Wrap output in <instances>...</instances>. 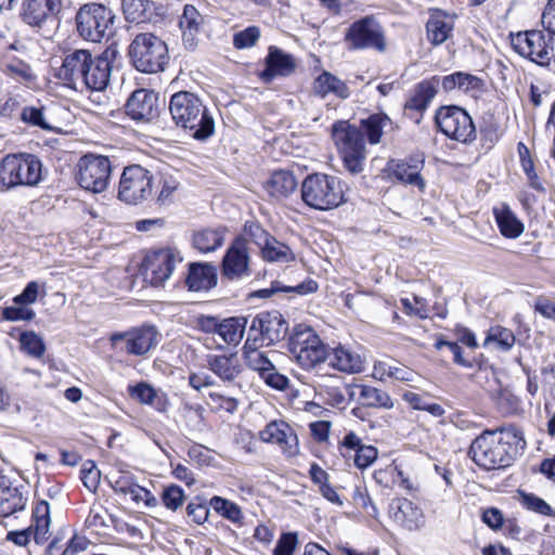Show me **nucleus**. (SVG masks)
Listing matches in <instances>:
<instances>
[{"label":"nucleus","instance_id":"f257e3e1","mask_svg":"<svg viewBox=\"0 0 555 555\" xmlns=\"http://www.w3.org/2000/svg\"><path fill=\"white\" fill-rule=\"evenodd\" d=\"M527 446L524 431L515 425L485 429L470 442L467 456L481 472L512 467Z\"/></svg>","mask_w":555,"mask_h":555},{"label":"nucleus","instance_id":"f03ea898","mask_svg":"<svg viewBox=\"0 0 555 555\" xmlns=\"http://www.w3.org/2000/svg\"><path fill=\"white\" fill-rule=\"evenodd\" d=\"M168 109L175 125L193 139L205 141L214 134V117L196 93L190 91L173 93L169 99Z\"/></svg>","mask_w":555,"mask_h":555},{"label":"nucleus","instance_id":"7ed1b4c3","mask_svg":"<svg viewBox=\"0 0 555 555\" xmlns=\"http://www.w3.org/2000/svg\"><path fill=\"white\" fill-rule=\"evenodd\" d=\"M301 201L311 209L326 211L346 203L343 181L324 172L309 173L300 185Z\"/></svg>","mask_w":555,"mask_h":555},{"label":"nucleus","instance_id":"20e7f679","mask_svg":"<svg viewBox=\"0 0 555 555\" xmlns=\"http://www.w3.org/2000/svg\"><path fill=\"white\" fill-rule=\"evenodd\" d=\"M331 137L344 169L352 176L361 173L367 152L360 129L349 120L338 119L332 124Z\"/></svg>","mask_w":555,"mask_h":555},{"label":"nucleus","instance_id":"39448f33","mask_svg":"<svg viewBox=\"0 0 555 555\" xmlns=\"http://www.w3.org/2000/svg\"><path fill=\"white\" fill-rule=\"evenodd\" d=\"M131 65L144 74H157L165 70L169 63L166 42L151 33L138 34L128 48Z\"/></svg>","mask_w":555,"mask_h":555},{"label":"nucleus","instance_id":"423d86ee","mask_svg":"<svg viewBox=\"0 0 555 555\" xmlns=\"http://www.w3.org/2000/svg\"><path fill=\"white\" fill-rule=\"evenodd\" d=\"M183 261L181 250L175 245L152 247L145 250L139 271L153 287H163Z\"/></svg>","mask_w":555,"mask_h":555},{"label":"nucleus","instance_id":"0eeeda50","mask_svg":"<svg viewBox=\"0 0 555 555\" xmlns=\"http://www.w3.org/2000/svg\"><path fill=\"white\" fill-rule=\"evenodd\" d=\"M343 41L349 52L373 50L384 53L388 48L385 28L374 14L350 23L345 29Z\"/></svg>","mask_w":555,"mask_h":555},{"label":"nucleus","instance_id":"6e6552de","mask_svg":"<svg viewBox=\"0 0 555 555\" xmlns=\"http://www.w3.org/2000/svg\"><path fill=\"white\" fill-rule=\"evenodd\" d=\"M41 162L34 154H8L0 162V190L36 185L41 180Z\"/></svg>","mask_w":555,"mask_h":555},{"label":"nucleus","instance_id":"1a4fd4ad","mask_svg":"<svg viewBox=\"0 0 555 555\" xmlns=\"http://www.w3.org/2000/svg\"><path fill=\"white\" fill-rule=\"evenodd\" d=\"M434 125L446 138L470 145L477 139L475 122L469 113L455 104L440 105L435 111Z\"/></svg>","mask_w":555,"mask_h":555},{"label":"nucleus","instance_id":"9d476101","mask_svg":"<svg viewBox=\"0 0 555 555\" xmlns=\"http://www.w3.org/2000/svg\"><path fill=\"white\" fill-rule=\"evenodd\" d=\"M288 350L304 370H312L326 361L328 346L310 326L294 328L289 336Z\"/></svg>","mask_w":555,"mask_h":555},{"label":"nucleus","instance_id":"9b49d317","mask_svg":"<svg viewBox=\"0 0 555 555\" xmlns=\"http://www.w3.org/2000/svg\"><path fill=\"white\" fill-rule=\"evenodd\" d=\"M115 15L113 11L102 3L89 2L82 4L75 16L76 29L81 38L92 42L113 34Z\"/></svg>","mask_w":555,"mask_h":555},{"label":"nucleus","instance_id":"f8f14e48","mask_svg":"<svg viewBox=\"0 0 555 555\" xmlns=\"http://www.w3.org/2000/svg\"><path fill=\"white\" fill-rule=\"evenodd\" d=\"M508 39L513 51L521 57L540 66L550 65L553 53L552 38L544 29L509 33Z\"/></svg>","mask_w":555,"mask_h":555},{"label":"nucleus","instance_id":"ddd939ff","mask_svg":"<svg viewBox=\"0 0 555 555\" xmlns=\"http://www.w3.org/2000/svg\"><path fill=\"white\" fill-rule=\"evenodd\" d=\"M112 175V163L107 156L88 153L77 164L78 184L93 193L106 190Z\"/></svg>","mask_w":555,"mask_h":555},{"label":"nucleus","instance_id":"4468645a","mask_svg":"<svg viewBox=\"0 0 555 555\" xmlns=\"http://www.w3.org/2000/svg\"><path fill=\"white\" fill-rule=\"evenodd\" d=\"M288 334V322L278 310L257 313L249 325L247 338L256 343L272 346L282 341Z\"/></svg>","mask_w":555,"mask_h":555},{"label":"nucleus","instance_id":"2eb2a0df","mask_svg":"<svg viewBox=\"0 0 555 555\" xmlns=\"http://www.w3.org/2000/svg\"><path fill=\"white\" fill-rule=\"evenodd\" d=\"M152 173L140 165L124 168L118 185V198L137 205L152 195Z\"/></svg>","mask_w":555,"mask_h":555},{"label":"nucleus","instance_id":"dca6fc26","mask_svg":"<svg viewBox=\"0 0 555 555\" xmlns=\"http://www.w3.org/2000/svg\"><path fill=\"white\" fill-rule=\"evenodd\" d=\"M158 332L154 325L142 324L111 335V343L128 356L142 357L157 345Z\"/></svg>","mask_w":555,"mask_h":555},{"label":"nucleus","instance_id":"f3484780","mask_svg":"<svg viewBox=\"0 0 555 555\" xmlns=\"http://www.w3.org/2000/svg\"><path fill=\"white\" fill-rule=\"evenodd\" d=\"M424 167L423 154H412L405 158H390L383 169V175L384 178L412 185L423 193L426 189V181L422 176Z\"/></svg>","mask_w":555,"mask_h":555},{"label":"nucleus","instance_id":"a211bd4d","mask_svg":"<svg viewBox=\"0 0 555 555\" xmlns=\"http://www.w3.org/2000/svg\"><path fill=\"white\" fill-rule=\"evenodd\" d=\"M222 280L234 282L251 275L250 256L247 241L243 236H236L227 248L220 263Z\"/></svg>","mask_w":555,"mask_h":555},{"label":"nucleus","instance_id":"6ab92c4d","mask_svg":"<svg viewBox=\"0 0 555 555\" xmlns=\"http://www.w3.org/2000/svg\"><path fill=\"white\" fill-rule=\"evenodd\" d=\"M337 450L348 466L363 472L371 467L378 457V449L366 444L353 430L347 431L337 443Z\"/></svg>","mask_w":555,"mask_h":555},{"label":"nucleus","instance_id":"aec40b11","mask_svg":"<svg viewBox=\"0 0 555 555\" xmlns=\"http://www.w3.org/2000/svg\"><path fill=\"white\" fill-rule=\"evenodd\" d=\"M64 10V0H22L21 20L33 28L57 23Z\"/></svg>","mask_w":555,"mask_h":555},{"label":"nucleus","instance_id":"412c9836","mask_svg":"<svg viewBox=\"0 0 555 555\" xmlns=\"http://www.w3.org/2000/svg\"><path fill=\"white\" fill-rule=\"evenodd\" d=\"M440 76L435 75L417 82L403 104L404 115L415 125H420L424 115L438 93Z\"/></svg>","mask_w":555,"mask_h":555},{"label":"nucleus","instance_id":"4be33fe9","mask_svg":"<svg viewBox=\"0 0 555 555\" xmlns=\"http://www.w3.org/2000/svg\"><path fill=\"white\" fill-rule=\"evenodd\" d=\"M125 114L137 124H149L159 116L158 93L151 89H137L125 104Z\"/></svg>","mask_w":555,"mask_h":555},{"label":"nucleus","instance_id":"5701e85b","mask_svg":"<svg viewBox=\"0 0 555 555\" xmlns=\"http://www.w3.org/2000/svg\"><path fill=\"white\" fill-rule=\"evenodd\" d=\"M114 515L100 501L95 500L89 507L81 529L90 543H102L112 537Z\"/></svg>","mask_w":555,"mask_h":555},{"label":"nucleus","instance_id":"b1692460","mask_svg":"<svg viewBox=\"0 0 555 555\" xmlns=\"http://www.w3.org/2000/svg\"><path fill=\"white\" fill-rule=\"evenodd\" d=\"M259 439L262 442L275 444L287 457H294L299 453V442L293 427L282 420L269 422L259 431Z\"/></svg>","mask_w":555,"mask_h":555},{"label":"nucleus","instance_id":"393cba45","mask_svg":"<svg viewBox=\"0 0 555 555\" xmlns=\"http://www.w3.org/2000/svg\"><path fill=\"white\" fill-rule=\"evenodd\" d=\"M263 64V69L257 74L263 83H271L276 78L289 77L297 68L295 57L276 46L268 48Z\"/></svg>","mask_w":555,"mask_h":555},{"label":"nucleus","instance_id":"a878e982","mask_svg":"<svg viewBox=\"0 0 555 555\" xmlns=\"http://www.w3.org/2000/svg\"><path fill=\"white\" fill-rule=\"evenodd\" d=\"M388 516L396 526L410 532L420 530L425 525L422 508L406 498H393L388 506Z\"/></svg>","mask_w":555,"mask_h":555},{"label":"nucleus","instance_id":"bb28decb","mask_svg":"<svg viewBox=\"0 0 555 555\" xmlns=\"http://www.w3.org/2000/svg\"><path fill=\"white\" fill-rule=\"evenodd\" d=\"M455 13H449L440 8L428 9V20L425 23L426 39L433 47L443 44L453 37Z\"/></svg>","mask_w":555,"mask_h":555},{"label":"nucleus","instance_id":"cd10ccee","mask_svg":"<svg viewBox=\"0 0 555 555\" xmlns=\"http://www.w3.org/2000/svg\"><path fill=\"white\" fill-rule=\"evenodd\" d=\"M91 62V52L88 50H75L65 55L62 65L56 70V78L64 86L77 90L83 75Z\"/></svg>","mask_w":555,"mask_h":555},{"label":"nucleus","instance_id":"c85d7f7f","mask_svg":"<svg viewBox=\"0 0 555 555\" xmlns=\"http://www.w3.org/2000/svg\"><path fill=\"white\" fill-rule=\"evenodd\" d=\"M28 491L23 485H15L8 477H0V517L7 518L25 509Z\"/></svg>","mask_w":555,"mask_h":555},{"label":"nucleus","instance_id":"c756f323","mask_svg":"<svg viewBox=\"0 0 555 555\" xmlns=\"http://www.w3.org/2000/svg\"><path fill=\"white\" fill-rule=\"evenodd\" d=\"M218 283L217 267L211 262H190L184 285L190 292H208Z\"/></svg>","mask_w":555,"mask_h":555},{"label":"nucleus","instance_id":"7c9ffc66","mask_svg":"<svg viewBox=\"0 0 555 555\" xmlns=\"http://www.w3.org/2000/svg\"><path fill=\"white\" fill-rule=\"evenodd\" d=\"M517 153L520 168L527 179L528 186L538 194L544 195L547 192V180L542 171L538 169V158L530 149L522 142L517 143Z\"/></svg>","mask_w":555,"mask_h":555},{"label":"nucleus","instance_id":"2f4dec72","mask_svg":"<svg viewBox=\"0 0 555 555\" xmlns=\"http://www.w3.org/2000/svg\"><path fill=\"white\" fill-rule=\"evenodd\" d=\"M112 65L106 56L91 54V62L80 82L81 87H86L91 91H102L109 81Z\"/></svg>","mask_w":555,"mask_h":555},{"label":"nucleus","instance_id":"473e14b6","mask_svg":"<svg viewBox=\"0 0 555 555\" xmlns=\"http://www.w3.org/2000/svg\"><path fill=\"white\" fill-rule=\"evenodd\" d=\"M374 481L384 489H393L399 487L400 489L412 493L416 491L414 482L404 475L401 467L393 460L389 465L375 469L373 473Z\"/></svg>","mask_w":555,"mask_h":555},{"label":"nucleus","instance_id":"72a5a7b5","mask_svg":"<svg viewBox=\"0 0 555 555\" xmlns=\"http://www.w3.org/2000/svg\"><path fill=\"white\" fill-rule=\"evenodd\" d=\"M298 188V181L293 170H273L263 183L264 191L275 199L291 196Z\"/></svg>","mask_w":555,"mask_h":555},{"label":"nucleus","instance_id":"f704fd0d","mask_svg":"<svg viewBox=\"0 0 555 555\" xmlns=\"http://www.w3.org/2000/svg\"><path fill=\"white\" fill-rule=\"evenodd\" d=\"M326 361L330 367L345 374H357L364 370L361 357L341 345L328 348Z\"/></svg>","mask_w":555,"mask_h":555},{"label":"nucleus","instance_id":"c9c22d12","mask_svg":"<svg viewBox=\"0 0 555 555\" xmlns=\"http://www.w3.org/2000/svg\"><path fill=\"white\" fill-rule=\"evenodd\" d=\"M30 526L35 530V543L46 544L50 539L51 513L48 501L35 496L31 506Z\"/></svg>","mask_w":555,"mask_h":555},{"label":"nucleus","instance_id":"e433bc0d","mask_svg":"<svg viewBox=\"0 0 555 555\" xmlns=\"http://www.w3.org/2000/svg\"><path fill=\"white\" fill-rule=\"evenodd\" d=\"M128 393L139 403L150 405L157 412L164 413L169 406L167 395L155 389L146 382H139L135 385L128 386Z\"/></svg>","mask_w":555,"mask_h":555},{"label":"nucleus","instance_id":"4c0bfd02","mask_svg":"<svg viewBox=\"0 0 555 555\" xmlns=\"http://www.w3.org/2000/svg\"><path fill=\"white\" fill-rule=\"evenodd\" d=\"M206 362L208 369L224 383L233 382L242 373L236 353L208 354Z\"/></svg>","mask_w":555,"mask_h":555},{"label":"nucleus","instance_id":"58836bf2","mask_svg":"<svg viewBox=\"0 0 555 555\" xmlns=\"http://www.w3.org/2000/svg\"><path fill=\"white\" fill-rule=\"evenodd\" d=\"M312 90L314 94L321 99H324L331 93L341 100H346L350 96L348 85L327 70H323L314 78Z\"/></svg>","mask_w":555,"mask_h":555},{"label":"nucleus","instance_id":"ea45409f","mask_svg":"<svg viewBox=\"0 0 555 555\" xmlns=\"http://www.w3.org/2000/svg\"><path fill=\"white\" fill-rule=\"evenodd\" d=\"M492 214L501 235L508 240L518 238L525 231L524 222L507 204L494 207Z\"/></svg>","mask_w":555,"mask_h":555},{"label":"nucleus","instance_id":"a19ab883","mask_svg":"<svg viewBox=\"0 0 555 555\" xmlns=\"http://www.w3.org/2000/svg\"><path fill=\"white\" fill-rule=\"evenodd\" d=\"M392 125V119L386 113L378 112L360 119L359 126L357 127L362 132V138L365 142L370 145H377L382 141L384 129Z\"/></svg>","mask_w":555,"mask_h":555},{"label":"nucleus","instance_id":"79ce46f5","mask_svg":"<svg viewBox=\"0 0 555 555\" xmlns=\"http://www.w3.org/2000/svg\"><path fill=\"white\" fill-rule=\"evenodd\" d=\"M203 23L204 18L199 11L193 4H185L179 20V27L182 31V40L186 48L193 49L196 46V37L199 34Z\"/></svg>","mask_w":555,"mask_h":555},{"label":"nucleus","instance_id":"37998d69","mask_svg":"<svg viewBox=\"0 0 555 555\" xmlns=\"http://www.w3.org/2000/svg\"><path fill=\"white\" fill-rule=\"evenodd\" d=\"M262 347L264 346L256 343L255 338H246L242 349L246 367L257 372L259 378L273 365L267 353L260 350Z\"/></svg>","mask_w":555,"mask_h":555},{"label":"nucleus","instance_id":"c03bdc74","mask_svg":"<svg viewBox=\"0 0 555 555\" xmlns=\"http://www.w3.org/2000/svg\"><path fill=\"white\" fill-rule=\"evenodd\" d=\"M225 227L204 228L192 234V246L201 254H209L220 248L224 243Z\"/></svg>","mask_w":555,"mask_h":555},{"label":"nucleus","instance_id":"a18cd8bd","mask_svg":"<svg viewBox=\"0 0 555 555\" xmlns=\"http://www.w3.org/2000/svg\"><path fill=\"white\" fill-rule=\"evenodd\" d=\"M505 129L493 112H483L479 118L480 142L483 147L492 149L504 135Z\"/></svg>","mask_w":555,"mask_h":555},{"label":"nucleus","instance_id":"49530a36","mask_svg":"<svg viewBox=\"0 0 555 555\" xmlns=\"http://www.w3.org/2000/svg\"><path fill=\"white\" fill-rule=\"evenodd\" d=\"M357 388L359 389L358 403L371 409L393 408V400L387 391L365 384L357 385Z\"/></svg>","mask_w":555,"mask_h":555},{"label":"nucleus","instance_id":"de8ad7c7","mask_svg":"<svg viewBox=\"0 0 555 555\" xmlns=\"http://www.w3.org/2000/svg\"><path fill=\"white\" fill-rule=\"evenodd\" d=\"M308 473L310 480L318 487V491L325 500L339 506L343 505L337 491L330 482V474L324 468L313 462Z\"/></svg>","mask_w":555,"mask_h":555},{"label":"nucleus","instance_id":"09e8293b","mask_svg":"<svg viewBox=\"0 0 555 555\" xmlns=\"http://www.w3.org/2000/svg\"><path fill=\"white\" fill-rule=\"evenodd\" d=\"M209 506L216 512V514L229 520L237 528L245 525L243 509L237 503L219 495H214L209 500Z\"/></svg>","mask_w":555,"mask_h":555},{"label":"nucleus","instance_id":"8fccbe9b","mask_svg":"<svg viewBox=\"0 0 555 555\" xmlns=\"http://www.w3.org/2000/svg\"><path fill=\"white\" fill-rule=\"evenodd\" d=\"M3 75L16 82L29 85L36 80L31 66L16 56L7 59L1 65Z\"/></svg>","mask_w":555,"mask_h":555},{"label":"nucleus","instance_id":"3c124183","mask_svg":"<svg viewBox=\"0 0 555 555\" xmlns=\"http://www.w3.org/2000/svg\"><path fill=\"white\" fill-rule=\"evenodd\" d=\"M259 251L262 260L267 262L289 263L296 259L292 248L274 236Z\"/></svg>","mask_w":555,"mask_h":555},{"label":"nucleus","instance_id":"603ef678","mask_svg":"<svg viewBox=\"0 0 555 555\" xmlns=\"http://www.w3.org/2000/svg\"><path fill=\"white\" fill-rule=\"evenodd\" d=\"M515 499L519 505L531 513H534L544 517H554L555 512L552 506L542 498L533 492H528L524 489H517Z\"/></svg>","mask_w":555,"mask_h":555},{"label":"nucleus","instance_id":"864d4df0","mask_svg":"<svg viewBox=\"0 0 555 555\" xmlns=\"http://www.w3.org/2000/svg\"><path fill=\"white\" fill-rule=\"evenodd\" d=\"M246 319L231 317L221 320L218 334L228 345H238L243 338L246 328Z\"/></svg>","mask_w":555,"mask_h":555},{"label":"nucleus","instance_id":"5fc2aeb1","mask_svg":"<svg viewBox=\"0 0 555 555\" xmlns=\"http://www.w3.org/2000/svg\"><path fill=\"white\" fill-rule=\"evenodd\" d=\"M516 343L514 332L502 325H492L487 332L483 345L495 344L496 348L503 352L509 351Z\"/></svg>","mask_w":555,"mask_h":555},{"label":"nucleus","instance_id":"6e6d98bb","mask_svg":"<svg viewBox=\"0 0 555 555\" xmlns=\"http://www.w3.org/2000/svg\"><path fill=\"white\" fill-rule=\"evenodd\" d=\"M372 376L380 382L388 379L410 380V373L405 369L392 365L387 361H376L373 365Z\"/></svg>","mask_w":555,"mask_h":555},{"label":"nucleus","instance_id":"4d7b16f0","mask_svg":"<svg viewBox=\"0 0 555 555\" xmlns=\"http://www.w3.org/2000/svg\"><path fill=\"white\" fill-rule=\"evenodd\" d=\"M21 350L33 358H41L46 353L43 339L34 331H24L20 334Z\"/></svg>","mask_w":555,"mask_h":555},{"label":"nucleus","instance_id":"13d9d810","mask_svg":"<svg viewBox=\"0 0 555 555\" xmlns=\"http://www.w3.org/2000/svg\"><path fill=\"white\" fill-rule=\"evenodd\" d=\"M351 500L353 506L363 515L377 519L378 509L373 503V500L369 493L366 487L358 486L354 488Z\"/></svg>","mask_w":555,"mask_h":555},{"label":"nucleus","instance_id":"bf43d9fd","mask_svg":"<svg viewBox=\"0 0 555 555\" xmlns=\"http://www.w3.org/2000/svg\"><path fill=\"white\" fill-rule=\"evenodd\" d=\"M20 120L29 127L50 129L44 116V106L41 104L23 106L20 112Z\"/></svg>","mask_w":555,"mask_h":555},{"label":"nucleus","instance_id":"052dcab7","mask_svg":"<svg viewBox=\"0 0 555 555\" xmlns=\"http://www.w3.org/2000/svg\"><path fill=\"white\" fill-rule=\"evenodd\" d=\"M184 501L185 492L180 486L176 483L165 486L160 493L162 504L171 512H176L182 507Z\"/></svg>","mask_w":555,"mask_h":555},{"label":"nucleus","instance_id":"680f3d73","mask_svg":"<svg viewBox=\"0 0 555 555\" xmlns=\"http://www.w3.org/2000/svg\"><path fill=\"white\" fill-rule=\"evenodd\" d=\"M209 507V503L206 504L201 496H195L186 505V516L195 525H203L208 519Z\"/></svg>","mask_w":555,"mask_h":555},{"label":"nucleus","instance_id":"e2e57ef3","mask_svg":"<svg viewBox=\"0 0 555 555\" xmlns=\"http://www.w3.org/2000/svg\"><path fill=\"white\" fill-rule=\"evenodd\" d=\"M243 232L259 250L273 237L258 221H246Z\"/></svg>","mask_w":555,"mask_h":555},{"label":"nucleus","instance_id":"0e129e2a","mask_svg":"<svg viewBox=\"0 0 555 555\" xmlns=\"http://www.w3.org/2000/svg\"><path fill=\"white\" fill-rule=\"evenodd\" d=\"M101 472L94 461H86L80 468V480L82 485L92 493L96 492L100 486Z\"/></svg>","mask_w":555,"mask_h":555},{"label":"nucleus","instance_id":"69168bd1","mask_svg":"<svg viewBox=\"0 0 555 555\" xmlns=\"http://www.w3.org/2000/svg\"><path fill=\"white\" fill-rule=\"evenodd\" d=\"M260 35L258 26H248L233 35V46L238 50L251 48L258 42Z\"/></svg>","mask_w":555,"mask_h":555},{"label":"nucleus","instance_id":"338daca9","mask_svg":"<svg viewBox=\"0 0 555 555\" xmlns=\"http://www.w3.org/2000/svg\"><path fill=\"white\" fill-rule=\"evenodd\" d=\"M299 545V538L296 532H283L276 540L272 555H295Z\"/></svg>","mask_w":555,"mask_h":555},{"label":"nucleus","instance_id":"774afa93","mask_svg":"<svg viewBox=\"0 0 555 555\" xmlns=\"http://www.w3.org/2000/svg\"><path fill=\"white\" fill-rule=\"evenodd\" d=\"M315 392L324 400L326 404L331 406H340L346 401L344 391L338 386L318 384Z\"/></svg>","mask_w":555,"mask_h":555}]
</instances>
